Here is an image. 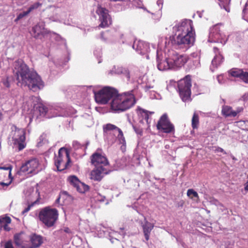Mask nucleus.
<instances>
[{
    "mask_svg": "<svg viewBox=\"0 0 248 248\" xmlns=\"http://www.w3.org/2000/svg\"><path fill=\"white\" fill-rule=\"evenodd\" d=\"M219 1L218 4L221 8H223L227 12H230V8L229 5L231 0H218Z\"/></svg>",
    "mask_w": 248,
    "mask_h": 248,
    "instance_id": "obj_28",
    "label": "nucleus"
},
{
    "mask_svg": "<svg viewBox=\"0 0 248 248\" xmlns=\"http://www.w3.org/2000/svg\"><path fill=\"white\" fill-rule=\"evenodd\" d=\"M11 219L9 217H0V228L1 229L2 226L7 227V225L11 223Z\"/></svg>",
    "mask_w": 248,
    "mask_h": 248,
    "instance_id": "obj_30",
    "label": "nucleus"
},
{
    "mask_svg": "<svg viewBox=\"0 0 248 248\" xmlns=\"http://www.w3.org/2000/svg\"><path fill=\"white\" fill-rule=\"evenodd\" d=\"M173 31L175 33H195V31L191 20L184 19L175 25L173 27Z\"/></svg>",
    "mask_w": 248,
    "mask_h": 248,
    "instance_id": "obj_11",
    "label": "nucleus"
},
{
    "mask_svg": "<svg viewBox=\"0 0 248 248\" xmlns=\"http://www.w3.org/2000/svg\"><path fill=\"white\" fill-rule=\"evenodd\" d=\"M191 80L190 75L186 76L178 83L179 95L184 102L190 100Z\"/></svg>",
    "mask_w": 248,
    "mask_h": 248,
    "instance_id": "obj_5",
    "label": "nucleus"
},
{
    "mask_svg": "<svg viewBox=\"0 0 248 248\" xmlns=\"http://www.w3.org/2000/svg\"><path fill=\"white\" fill-rule=\"evenodd\" d=\"M187 195L190 198H193L194 197L199 199V196L197 192L192 189H189L187 190Z\"/></svg>",
    "mask_w": 248,
    "mask_h": 248,
    "instance_id": "obj_37",
    "label": "nucleus"
},
{
    "mask_svg": "<svg viewBox=\"0 0 248 248\" xmlns=\"http://www.w3.org/2000/svg\"><path fill=\"white\" fill-rule=\"evenodd\" d=\"M242 110H243V108H237V110L236 111H234L237 112V114L239 112H241Z\"/></svg>",
    "mask_w": 248,
    "mask_h": 248,
    "instance_id": "obj_51",
    "label": "nucleus"
},
{
    "mask_svg": "<svg viewBox=\"0 0 248 248\" xmlns=\"http://www.w3.org/2000/svg\"><path fill=\"white\" fill-rule=\"evenodd\" d=\"M37 202V201H36L34 202H33L31 203V204H29L27 207H26L23 211L22 212V214H24L30 211L31 209V208L35 204H36Z\"/></svg>",
    "mask_w": 248,
    "mask_h": 248,
    "instance_id": "obj_43",
    "label": "nucleus"
},
{
    "mask_svg": "<svg viewBox=\"0 0 248 248\" xmlns=\"http://www.w3.org/2000/svg\"><path fill=\"white\" fill-rule=\"evenodd\" d=\"M49 7H52L53 6H50Z\"/></svg>",
    "mask_w": 248,
    "mask_h": 248,
    "instance_id": "obj_62",
    "label": "nucleus"
},
{
    "mask_svg": "<svg viewBox=\"0 0 248 248\" xmlns=\"http://www.w3.org/2000/svg\"><path fill=\"white\" fill-rule=\"evenodd\" d=\"M69 229L68 228H66L64 230V231L66 232H69Z\"/></svg>",
    "mask_w": 248,
    "mask_h": 248,
    "instance_id": "obj_58",
    "label": "nucleus"
},
{
    "mask_svg": "<svg viewBox=\"0 0 248 248\" xmlns=\"http://www.w3.org/2000/svg\"><path fill=\"white\" fill-rule=\"evenodd\" d=\"M221 112L222 115L226 117H235L237 115V112L233 110L231 107L228 106H223Z\"/></svg>",
    "mask_w": 248,
    "mask_h": 248,
    "instance_id": "obj_22",
    "label": "nucleus"
},
{
    "mask_svg": "<svg viewBox=\"0 0 248 248\" xmlns=\"http://www.w3.org/2000/svg\"><path fill=\"white\" fill-rule=\"evenodd\" d=\"M73 146L75 149H78L79 148H82L83 145H82L80 143H79L77 141H74L73 142Z\"/></svg>",
    "mask_w": 248,
    "mask_h": 248,
    "instance_id": "obj_44",
    "label": "nucleus"
},
{
    "mask_svg": "<svg viewBox=\"0 0 248 248\" xmlns=\"http://www.w3.org/2000/svg\"><path fill=\"white\" fill-rule=\"evenodd\" d=\"M195 41V33H175V35L170 37L169 43L178 46L180 48H187L193 45Z\"/></svg>",
    "mask_w": 248,
    "mask_h": 248,
    "instance_id": "obj_3",
    "label": "nucleus"
},
{
    "mask_svg": "<svg viewBox=\"0 0 248 248\" xmlns=\"http://www.w3.org/2000/svg\"><path fill=\"white\" fill-rule=\"evenodd\" d=\"M103 128L104 132L106 134L111 133V132H117L119 131V129H120L116 125L111 124H107L104 125Z\"/></svg>",
    "mask_w": 248,
    "mask_h": 248,
    "instance_id": "obj_25",
    "label": "nucleus"
},
{
    "mask_svg": "<svg viewBox=\"0 0 248 248\" xmlns=\"http://www.w3.org/2000/svg\"><path fill=\"white\" fill-rule=\"evenodd\" d=\"M227 40L228 37L221 32L218 24L214 25L210 28L208 40V42L211 43H219L222 45H224Z\"/></svg>",
    "mask_w": 248,
    "mask_h": 248,
    "instance_id": "obj_8",
    "label": "nucleus"
},
{
    "mask_svg": "<svg viewBox=\"0 0 248 248\" xmlns=\"http://www.w3.org/2000/svg\"><path fill=\"white\" fill-rule=\"evenodd\" d=\"M244 82L248 84V72L242 71V73L239 78Z\"/></svg>",
    "mask_w": 248,
    "mask_h": 248,
    "instance_id": "obj_38",
    "label": "nucleus"
},
{
    "mask_svg": "<svg viewBox=\"0 0 248 248\" xmlns=\"http://www.w3.org/2000/svg\"><path fill=\"white\" fill-rule=\"evenodd\" d=\"M245 189L248 191V181L245 184Z\"/></svg>",
    "mask_w": 248,
    "mask_h": 248,
    "instance_id": "obj_55",
    "label": "nucleus"
},
{
    "mask_svg": "<svg viewBox=\"0 0 248 248\" xmlns=\"http://www.w3.org/2000/svg\"><path fill=\"white\" fill-rule=\"evenodd\" d=\"M34 111L36 114H39L41 116H45L48 111L47 108L42 104L37 105L34 108Z\"/></svg>",
    "mask_w": 248,
    "mask_h": 248,
    "instance_id": "obj_26",
    "label": "nucleus"
},
{
    "mask_svg": "<svg viewBox=\"0 0 248 248\" xmlns=\"http://www.w3.org/2000/svg\"><path fill=\"white\" fill-rule=\"evenodd\" d=\"M50 19H51L53 21H58L59 20L58 17H57L55 18L53 16H51L50 17Z\"/></svg>",
    "mask_w": 248,
    "mask_h": 248,
    "instance_id": "obj_50",
    "label": "nucleus"
},
{
    "mask_svg": "<svg viewBox=\"0 0 248 248\" xmlns=\"http://www.w3.org/2000/svg\"><path fill=\"white\" fill-rule=\"evenodd\" d=\"M141 225L145 239L146 241H148L149 239L151 232L154 228V225L153 224L148 222L145 217L144 218V222H141Z\"/></svg>",
    "mask_w": 248,
    "mask_h": 248,
    "instance_id": "obj_19",
    "label": "nucleus"
},
{
    "mask_svg": "<svg viewBox=\"0 0 248 248\" xmlns=\"http://www.w3.org/2000/svg\"><path fill=\"white\" fill-rule=\"evenodd\" d=\"M2 83L4 86H5L7 88L10 87V83L7 78L3 80L2 81Z\"/></svg>",
    "mask_w": 248,
    "mask_h": 248,
    "instance_id": "obj_48",
    "label": "nucleus"
},
{
    "mask_svg": "<svg viewBox=\"0 0 248 248\" xmlns=\"http://www.w3.org/2000/svg\"><path fill=\"white\" fill-rule=\"evenodd\" d=\"M68 179L71 185L73 186L75 188L78 185V184L80 182L78 177L75 175L70 176Z\"/></svg>",
    "mask_w": 248,
    "mask_h": 248,
    "instance_id": "obj_31",
    "label": "nucleus"
},
{
    "mask_svg": "<svg viewBox=\"0 0 248 248\" xmlns=\"http://www.w3.org/2000/svg\"><path fill=\"white\" fill-rule=\"evenodd\" d=\"M248 10V1L245 4V7L243 10V17L244 18L245 15H246V14L247 13Z\"/></svg>",
    "mask_w": 248,
    "mask_h": 248,
    "instance_id": "obj_46",
    "label": "nucleus"
},
{
    "mask_svg": "<svg viewBox=\"0 0 248 248\" xmlns=\"http://www.w3.org/2000/svg\"><path fill=\"white\" fill-rule=\"evenodd\" d=\"M136 103L134 95L129 93H117L111 100L110 108L116 113L125 111L132 107Z\"/></svg>",
    "mask_w": 248,
    "mask_h": 248,
    "instance_id": "obj_2",
    "label": "nucleus"
},
{
    "mask_svg": "<svg viewBox=\"0 0 248 248\" xmlns=\"http://www.w3.org/2000/svg\"><path fill=\"white\" fill-rule=\"evenodd\" d=\"M0 169L1 170H9V176L11 175V170H12V167L11 166H8V167H0ZM11 184V182H10L9 183H4V182H0V185L4 186H8L10 184Z\"/></svg>",
    "mask_w": 248,
    "mask_h": 248,
    "instance_id": "obj_36",
    "label": "nucleus"
},
{
    "mask_svg": "<svg viewBox=\"0 0 248 248\" xmlns=\"http://www.w3.org/2000/svg\"><path fill=\"white\" fill-rule=\"evenodd\" d=\"M242 71V69L232 68L229 71V73L232 77L240 78Z\"/></svg>",
    "mask_w": 248,
    "mask_h": 248,
    "instance_id": "obj_29",
    "label": "nucleus"
},
{
    "mask_svg": "<svg viewBox=\"0 0 248 248\" xmlns=\"http://www.w3.org/2000/svg\"><path fill=\"white\" fill-rule=\"evenodd\" d=\"M30 13L28 10L27 11L23 12L21 13H20L17 16L16 18V20H19L21 18H22L23 17L27 16Z\"/></svg>",
    "mask_w": 248,
    "mask_h": 248,
    "instance_id": "obj_42",
    "label": "nucleus"
},
{
    "mask_svg": "<svg viewBox=\"0 0 248 248\" xmlns=\"http://www.w3.org/2000/svg\"><path fill=\"white\" fill-rule=\"evenodd\" d=\"M222 78V77L221 76H218L217 77V79L218 80V82L220 84H222V82L221 81V79Z\"/></svg>",
    "mask_w": 248,
    "mask_h": 248,
    "instance_id": "obj_49",
    "label": "nucleus"
},
{
    "mask_svg": "<svg viewBox=\"0 0 248 248\" xmlns=\"http://www.w3.org/2000/svg\"><path fill=\"white\" fill-rule=\"evenodd\" d=\"M70 160L68 151L64 147L61 148L58 152V156L55 161L58 170L62 171L66 169Z\"/></svg>",
    "mask_w": 248,
    "mask_h": 248,
    "instance_id": "obj_9",
    "label": "nucleus"
},
{
    "mask_svg": "<svg viewBox=\"0 0 248 248\" xmlns=\"http://www.w3.org/2000/svg\"><path fill=\"white\" fill-rule=\"evenodd\" d=\"M13 148L16 151H20L25 148V131L24 129L16 128L11 132Z\"/></svg>",
    "mask_w": 248,
    "mask_h": 248,
    "instance_id": "obj_6",
    "label": "nucleus"
},
{
    "mask_svg": "<svg viewBox=\"0 0 248 248\" xmlns=\"http://www.w3.org/2000/svg\"><path fill=\"white\" fill-rule=\"evenodd\" d=\"M4 248H14L13 246L12 242L11 241H9L5 243Z\"/></svg>",
    "mask_w": 248,
    "mask_h": 248,
    "instance_id": "obj_47",
    "label": "nucleus"
},
{
    "mask_svg": "<svg viewBox=\"0 0 248 248\" xmlns=\"http://www.w3.org/2000/svg\"><path fill=\"white\" fill-rule=\"evenodd\" d=\"M100 197V198H98L97 200L101 201V202H104V200L105 199V197L104 196H102L99 195Z\"/></svg>",
    "mask_w": 248,
    "mask_h": 248,
    "instance_id": "obj_52",
    "label": "nucleus"
},
{
    "mask_svg": "<svg viewBox=\"0 0 248 248\" xmlns=\"http://www.w3.org/2000/svg\"><path fill=\"white\" fill-rule=\"evenodd\" d=\"M30 240L31 244V248H37L43 243L42 237L35 233L30 236Z\"/></svg>",
    "mask_w": 248,
    "mask_h": 248,
    "instance_id": "obj_20",
    "label": "nucleus"
},
{
    "mask_svg": "<svg viewBox=\"0 0 248 248\" xmlns=\"http://www.w3.org/2000/svg\"><path fill=\"white\" fill-rule=\"evenodd\" d=\"M76 188L79 192L83 193L88 190L89 187L88 185L80 182L78 184V185L76 187Z\"/></svg>",
    "mask_w": 248,
    "mask_h": 248,
    "instance_id": "obj_27",
    "label": "nucleus"
},
{
    "mask_svg": "<svg viewBox=\"0 0 248 248\" xmlns=\"http://www.w3.org/2000/svg\"><path fill=\"white\" fill-rule=\"evenodd\" d=\"M120 74H122L124 76L128 81L130 80V75L129 70L127 68L123 67L122 72Z\"/></svg>",
    "mask_w": 248,
    "mask_h": 248,
    "instance_id": "obj_39",
    "label": "nucleus"
},
{
    "mask_svg": "<svg viewBox=\"0 0 248 248\" xmlns=\"http://www.w3.org/2000/svg\"><path fill=\"white\" fill-rule=\"evenodd\" d=\"M157 68L160 71H164L169 69H172V67L170 66V63L169 57L160 62H158V60H157Z\"/></svg>",
    "mask_w": 248,
    "mask_h": 248,
    "instance_id": "obj_23",
    "label": "nucleus"
},
{
    "mask_svg": "<svg viewBox=\"0 0 248 248\" xmlns=\"http://www.w3.org/2000/svg\"><path fill=\"white\" fill-rule=\"evenodd\" d=\"M54 34L56 35V34H55V33H54ZM56 35H57V38H60V37L58 35H57V34H56Z\"/></svg>",
    "mask_w": 248,
    "mask_h": 248,
    "instance_id": "obj_61",
    "label": "nucleus"
},
{
    "mask_svg": "<svg viewBox=\"0 0 248 248\" xmlns=\"http://www.w3.org/2000/svg\"><path fill=\"white\" fill-rule=\"evenodd\" d=\"M116 93V89L109 87H105L97 92H94L95 100L98 104H106L110 99H113Z\"/></svg>",
    "mask_w": 248,
    "mask_h": 248,
    "instance_id": "obj_7",
    "label": "nucleus"
},
{
    "mask_svg": "<svg viewBox=\"0 0 248 248\" xmlns=\"http://www.w3.org/2000/svg\"><path fill=\"white\" fill-rule=\"evenodd\" d=\"M132 47L141 55H144L150 50L149 45L147 43L141 41H135Z\"/></svg>",
    "mask_w": 248,
    "mask_h": 248,
    "instance_id": "obj_17",
    "label": "nucleus"
},
{
    "mask_svg": "<svg viewBox=\"0 0 248 248\" xmlns=\"http://www.w3.org/2000/svg\"><path fill=\"white\" fill-rule=\"evenodd\" d=\"M2 228H3L4 230H6V231L10 230L8 226L7 227L2 226Z\"/></svg>",
    "mask_w": 248,
    "mask_h": 248,
    "instance_id": "obj_56",
    "label": "nucleus"
},
{
    "mask_svg": "<svg viewBox=\"0 0 248 248\" xmlns=\"http://www.w3.org/2000/svg\"><path fill=\"white\" fill-rule=\"evenodd\" d=\"M123 68V67L121 66H114L112 69L110 71L109 73L111 75L114 74L119 75L122 72Z\"/></svg>",
    "mask_w": 248,
    "mask_h": 248,
    "instance_id": "obj_35",
    "label": "nucleus"
},
{
    "mask_svg": "<svg viewBox=\"0 0 248 248\" xmlns=\"http://www.w3.org/2000/svg\"><path fill=\"white\" fill-rule=\"evenodd\" d=\"M157 5L159 6L160 5L162 6L163 5V1L162 0H158L157 1Z\"/></svg>",
    "mask_w": 248,
    "mask_h": 248,
    "instance_id": "obj_53",
    "label": "nucleus"
},
{
    "mask_svg": "<svg viewBox=\"0 0 248 248\" xmlns=\"http://www.w3.org/2000/svg\"><path fill=\"white\" fill-rule=\"evenodd\" d=\"M96 13L99 16V20L100 22V24L98 26L99 28H106L111 24V18L107 9L98 6Z\"/></svg>",
    "mask_w": 248,
    "mask_h": 248,
    "instance_id": "obj_13",
    "label": "nucleus"
},
{
    "mask_svg": "<svg viewBox=\"0 0 248 248\" xmlns=\"http://www.w3.org/2000/svg\"><path fill=\"white\" fill-rule=\"evenodd\" d=\"M214 50L215 53H216V55L214 57V59L212 61V64L213 66L217 67V66L220 64H221V62L223 61L224 58L220 54V52L219 51V50L217 47H214Z\"/></svg>",
    "mask_w": 248,
    "mask_h": 248,
    "instance_id": "obj_21",
    "label": "nucleus"
},
{
    "mask_svg": "<svg viewBox=\"0 0 248 248\" xmlns=\"http://www.w3.org/2000/svg\"><path fill=\"white\" fill-rule=\"evenodd\" d=\"M133 128L134 129L135 132L139 135H141L142 133V128H140V126H138L136 125L132 124Z\"/></svg>",
    "mask_w": 248,
    "mask_h": 248,
    "instance_id": "obj_41",
    "label": "nucleus"
},
{
    "mask_svg": "<svg viewBox=\"0 0 248 248\" xmlns=\"http://www.w3.org/2000/svg\"><path fill=\"white\" fill-rule=\"evenodd\" d=\"M60 199V197H59V198H58L56 200V202H59Z\"/></svg>",
    "mask_w": 248,
    "mask_h": 248,
    "instance_id": "obj_59",
    "label": "nucleus"
},
{
    "mask_svg": "<svg viewBox=\"0 0 248 248\" xmlns=\"http://www.w3.org/2000/svg\"><path fill=\"white\" fill-rule=\"evenodd\" d=\"M170 53L169 55L170 63L172 69H177L182 67L188 60V57L186 55L179 54L173 51Z\"/></svg>",
    "mask_w": 248,
    "mask_h": 248,
    "instance_id": "obj_10",
    "label": "nucleus"
},
{
    "mask_svg": "<svg viewBox=\"0 0 248 248\" xmlns=\"http://www.w3.org/2000/svg\"><path fill=\"white\" fill-rule=\"evenodd\" d=\"M60 116H62V114L56 112L55 113V114H54L53 115V117Z\"/></svg>",
    "mask_w": 248,
    "mask_h": 248,
    "instance_id": "obj_54",
    "label": "nucleus"
},
{
    "mask_svg": "<svg viewBox=\"0 0 248 248\" xmlns=\"http://www.w3.org/2000/svg\"><path fill=\"white\" fill-rule=\"evenodd\" d=\"M21 234H16L14 236V242L17 246H21L23 244V240Z\"/></svg>",
    "mask_w": 248,
    "mask_h": 248,
    "instance_id": "obj_33",
    "label": "nucleus"
},
{
    "mask_svg": "<svg viewBox=\"0 0 248 248\" xmlns=\"http://www.w3.org/2000/svg\"><path fill=\"white\" fill-rule=\"evenodd\" d=\"M154 112H152V111H148V114H153Z\"/></svg>",
    "mask_w": 248,
    "mask_h": 248,
    "instance_id": "obj_60",
    "label": "nucleus"
},
{
    "mask_svg": "<svg viewBox=\"0 0 248 248\" xmlns=\"http://www.w3.org/2000/svg\"><path fill=\"white\" fill-rule=\"evenodd\" d=\"M109 170L108 168L95 167L90 173V179L95 181L100 182L104 176L108 174Z\"/></svg>",
    "mask_w": 248,
    "mask_h": 248,
    "instance_id": "obj_16",
    "label": "nucleus"
},
{
    "mask_svg": "<svg viewBox=\"0 0 248 248\" xmlns=\"http://www.w3.org/2000/svg\"><path fill=\"white\" fill-rule=\"evenodd\" d=\"M41 5H42V3H41L39 2H36V3H34L33 4L31 5L29 8L28 11L30 13L32 10L37 9L38 7H40Z\"/></svg>",
    "mask_w": 248,
    "mask_h": 248,
    "instance_id": "obj_40",
    "label": "nucleus"
},
{
    "mask_svg": "<svg viewBox=\"0 0 248 248\" xmlns=\"http://www.w3.org/2000/svg\"><path fill=\"white\" fill-rule=\"evenodd\" d=\"M117 132L118 133L117 138L118 139L120 143L122 144L123 146H125L126 141L122 131L121 129H119Z\"/></svg>",
    "mask_w": 248,
    "mask_h": 248,
    "instance_id": "obj_34",
    "label": "nucleus"
},
{
    "mask_svg": "<svg viewBox=\"0 0 248 248\" xmlns=\"http://www.w3.org/2000/svg\"><path fill=\"white\" fill-rule=\"evenodd\" d=\"M91 162L95 167L107 168L109 165L108 161L105 156L99 153H95L91 156Z\"/></svg>",
    "mask_w": 248,
    "mask_h": 248,
    "instance_id": "obj_14",
    "label": "nucleus"
},
{
    "mask_svg": "<svg viewBox=\"0 0 248 248\" xmlns=\"http://www.w3.org/2000/svg\"><path fill=\"white\" fill-rule=\"evenodd\" d=\"M89 141H87L86 143V146H85V149H86L87 148V146L88 145H89Z\"/></svg>",
    "mask_w": 248,
    "mask_h": 248,
    "instance_id": "obj_57",
    "label": "nucleus"
},
{
    "mask_svg": "<svg viewBox=\"0 0 248 248\" xmlns=\"http://www.w3.org/2000/svg\"><path fill=\"white\" fill-rule=\"evenodd\" d=\"M214 151L215 152H220L222 153L223 154L226 155L227 153L221 147H214Z\"/></svg>",
    "mask_w": 248,
    "mask_h": 248,
    "instance_id": "obj_45",
    "label": "nucleus"
},
{
    "mask_svg": "<svg viewBox=\"0 0 248 248\" xmlns=\"http://www.w3.org/2000/svg\"><path fill=\"white\" fill-rule=\"evenodd\" d=\"M138 113L139 119H140V123L141 124L143 123V120H145L147 124H150V122L149 121V115L148 114V111L142 109H140L138 111Z\"/></svg>",
    "mask_w": 248,
    "mask_h": 248,
    "instance_id": "obj_24",
    "label": "nucleus"
},
{
    "mask_svg": "<svg viewBox=\"0 0 248 248\" xmlns=\"http://www.w3.org/2000/svg\"><path fill=\"white\" fill-rule=\"evenodd\" d=\"M157 129L165 133L174 132V126L170 122L167 114H164L159 119L156 125Z\"/></svg>",
    "mask_w": 248,
    "mask_h": 248,
    "instance_id": "obj_12",
    "label": "nucleus"
},
{
    "mask_svg": "<svg viewBox=\"0 0 248 248\" xmlns=\"http://www.w3.org/2000/svg\"><path fill=\"white\" fill-rule=\"evenodd\" d=\"M46 33V31L45 29V23L40 22L32 27L31 34L33 37L38 38L40 35H43Z\"/></svg>",
    "mask_w": 248,
    "mask_h": 248,
    "instance_id": "obj_18",
    "label": "nucleus"
},
{
    "mask_svg": "<svg viewBox=\"0 0 248 248\" xmlns=\"http://www.w3.org/2000/svg\"><path fill=\"white\" fill-rule=\"evenodd\" d=\"M39 165L38 160L36 158H32L26 161L20 167L19 173H26L27 174L33 173L37 168Z\"/></svg>",
    "mask_w": 248,
    "mask_h": 248,
    "instance_id": "obj_15",
    "label": "nucleus"
},
{
    "mask_svg": "<svg viewBox=\"0 0 248 248\" xmlns=\"http://www.w3.org/2000/svg\"><path fill=\"white\" fill-rule=\"evenodd\" d=\"M14 66V72L18 86H27L33 92H37L44 88V83L41 77L35 71L30 70L21 60L16 61Z\"/></svg>",
    "mask_w": 248,
    "mask_h": 248,
    "instance_id": "obj_1",
    "label": "nucleus"
},
{
    "mask_svg": "<svg viewBox=\"0 0 248 248\" xmlns=\"http://www.w3.org/2000/svg\"><path fill=\"white\" fill-rule=\"evenodd\" d=\"M40 220L48 227L53 226L58 218L57 209L48 207L42 209L39 213Z\"/></svg>",
    "mask_w": 248,
    "mask_h": 248,
    "instance_id": "obj_4",
    "label": "nucleus"
},
{
    "mask_svg": "<svg viewBox=\"0 0 248 248\" xmlns=\"http://www.w3.org/2000/svg\"><path fill=\"white\" fill-rule=\"evenodd\" d=\"M199 116L196 113H194L192 119V126L193 129L197 128L199 125Z\"/></svg>",
    "mask_w": 248,
    "mask_h": 248,
    "instance_id": "obj_32",
    "label": "nucleus"
}]
</instances>
